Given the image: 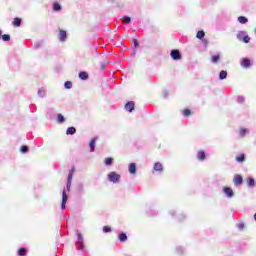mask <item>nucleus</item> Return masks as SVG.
<instances>
[{
  "label": "nucleus",
  "mask_w": 256,
  "mask_h": 256,
  "mask_svg": "<svg viewBox=\"0 0 256 256\" xmlns=\"http://www.w3.org/2000/svg\"><path fill=\"white\" fill-rule=\"evenodd\" d=\"M107 179L110 183H120L121 176L117 172L112 171L107 175Z\"/></svg>",
  "instance_id": "nucleus-1"
},
{
  "label": "nucleus",
  "mask_w": 256,
  "mask_h": 256,
  "mask_svg": "<svg viewBox=\"0 0 256 256\" xmlns=\"http://www.w3.org/2000/svg\"><path fill=\"white\" fill-rule=\"evenodd\" d=\"M222 191L226 195V197H228V199H232V197H235V192H233V189L231 187H224Z\"/></svg>",
  "instance_id": "nucleus-2"
},
{
  "label": "nucleus",
  "mask_w": 256,
  "mask_h": 256,
  "mask_svg": "<svg viewBox=\"0 0 256 256\" xmlns=\"http://www.w3.org/2000/svg\"><path fill=\"white\" fill-rule=\"evenodd\" d=\"M233 183H234L235 187H239V186L243 185V176L236 174L233 178Z\"/></svg>",
  "instance_id": "nucleus-3"
},
{
  "label": "nucleus",
  "mask_w": 256,
  "mask_h": 256,
  "mask_svg": "<svg viewBox=\"0 0 256 256\" xmlns=\"http://www.w3.org/2000/svg\"><path fill=\"white\" fill-rule=\"evenodd\" d=\"M170 57H172L174 61H181V52H179V50H172Z\"/></svg>",
  "instance_id": "nucleus-4"
},
{
  "label": "nucleus",
  "mask_w": 256,
  "mask_h": 256,
  "mask_svg": "<svg viewBox=\"0 0 256 256\" xmlns=\"http://www.w3.org/2000/svg\"><path fill=\"white\" fill-rule=\"evenodd\" d=\"M240 65L244 69H249V67H251V60H249V58H242L240 60Z\"/></svg>",
  "instance_id": "nucleus-5"
},
{
  "label": "nucleus",
  "mask_w": 256,
  "mask_h": 256,
  "mask_svg": "<svg viewBox=\"0 0 256 256\" xmlns=\"http://www.w3.org/2000/svg\"><path fill=\"white\" fill-rule=\"evenodd\" d=\"M67 190H63L62 192V203H61V209L65 210L67 205V199H69V197L67 196Z\"/></svg>",
  "instance_id": "nucleus-6"
},
{
  "label": "nucleus",
  "mask_w": 256,
  "mask_h": 256,
  "mask_svg": "<svg viewBox=\"0 0 256 256\" xmlns=\"http://www.w3.org/2000/svg\"><path fill=\"white\" fill-rule=\"evenodd\" d=\"M73 173L74 170H71L70 173L68 174V181L66 185V191H71V181H73Z\"/></svg>",
  "instance_id": "nucleus-7"
},
{
  "label": "nucleus",
  "mask_w": 256,
  "mask_h": 256,
  "mask_svg": "<svg viewBox=\"0 0 256 256\" xmlns=\"http://www.w3.org/2000/svg\"><path fill=\"white\" fill-rule=\"evenodd\" d=\"M58 39L61 43H65V41L67 40V32L65 30H60Z\"/></svg>",
  "instance_id": "nucleus-8"
},
{
  "label": "nucleus",
  "mask_w": 256,
  "mask_h": 256,
  "mask_svg": "<svg viewBox=\"0 0 256 256\" xmlns=\"http://www.w3.org/2000/svg\"><path fill=\"white\" fill-rule=\"evenodd\" d=\"M128 171H129L130 175H136V173H137V164L130 163L129 166H128Z\"/></svg>",
  "instance_id": "nucleus-9"
},
{
  "label": "nucleus",
  "mask_w": 256,
  "mask_h": 256,
  "mask_svg": "<svg viewBox=\"0 0 256 256\" xmlns=\"http://www.w3.org/2000/svg\"><path fill=\"white\" fill-rule=\"evenodd\" d=\"M77 247L79 251H82L83 249V235L81 233H78V239H77Z\"/></svg>",
  "instance_id": "nucleus-10"
},
{
  "label": "nucleus",
  "mask_w": 256,
  "mask_h": 256,
  "mask_svg": "<svg viewBox=\"0 0 256 256\" xmlns=\"http://www.w3.org/2000/svg\"><path fill=\"white\" fill-rule=\"evenodd\" d=\"M135 109V102H128L125 105V110L129 111V113L133 112Z\"/></svg>",
  "instance_id": "nucleus-11"
},
{
  "label": "nucleus",
  "mask_w": 256,
  "mask_h": 256,
  "mask_svg": "<svg viewBox=\"0 0 256 256\" xmlns=\"http://www.w3.org/2000/svg\"><path fill=\"white\" fill-rule=\"evenodd\" d=\"M97 143V138H93L90 143H89V147H90V153H94L95 152V145Z\"/></svg>",
  "instance_id": "nucleus-12"
},
{
  "label": "nucleus",
  "mask_w": 256,
  "mask_h": 256,
  "mask_svg": "<svg viewBox=\"0 0 256 256\" xmlns=\"http://www.w3.org/2000/svg\"><path fill=\"white\" fill-rule=\"evenodd\" d=\"M238 22L241 25H245V24L249 23V19L245 16H240V17H238Z\"/></svg>",
  "instance_id": "nucleus-13"
},
{
  "label": "nucleus",
  "mask_w": 256,
  "mask_h": 256,
  "mask_svg": "<svg viewBox=\"0 0 256 256\" xmlns=\"http://www.w3.org/2000/svg\"><path fill=\"white\" fill-rule=\"evenodd\" d=\"M79 79H82V81H87V79H89V74H87V72H80Z\"/></svg>",
  "instance_id": "nucleus-14"
},
{
  "label": "nucleus",
  "mask_w": 256,
  "mask_h": 256,
  "mask_svg": "<svg viewBox=\"0 0 256 256\" xmlns=\"http://www.w3.org/2000/svg\"><path fill=\"white\" fill-rule=\"evenodd\" d=\"M47 96V91L45 90V88H40L38 89V97H46Z\"/></svg>",
  "instance_id": "nucleus-15"
},
{
  "label": "nucleus",
  "mask_w": 256,
  "mask_h": 256,
  "mask_svg": "<svg viewBox=\"0 0 256 256\" xmlns=\"http://www.w3.org/2000/svg\"><path fill=\"white\" fill-rule=\"evenodd\" d=\"M75 133H77V129H75V127H69L66 130V135H75Z\"/></svg>",
  "instance_id": "nucleus-16"
},
{
  "label": "nucleus",
  "mask_w": 256,
  "mask_h": 256,
  "mask_svg": "<svg viewBox=\"0 0 256 256\" xmlns=\"http://www.w3.org/2000/svg\"><path fill=\"white\" fill-rule=\"evenodd\" d=\"M197 159H199V161H205V159H206L205 152L199 151L197 154Z\"/></svg>",
  "instance_id": "nucleus-17"
},
{
  "label": "nucleus",
  "mask_w": 256,
  "mask_h": 256,
  "mask_svg": "<svg viewBox=\"0 0 256 256\" xmlns=\"http://www.w3.org/2000/svg\"><path fill=\"white\" fill-rule=\"evenodd\" d=\"M154 171H160L162 172L163 171V164L159 163V162H156L154 164Z\"/></svg>",
  "instance_id": "nucleus-18"
},
{
  "label": "nucleus",
  "mask_w": 256,
  "mask_h": 256,
  "mask_svg": "<svg viewBox=\"0 0 256 256\" xmlns=\"http://www.w3.org/2000/svg\"><path fill=\"white\" fill-rule=\"evenodd\" d=\"M221 59V56L220 55H213L211 57V62L214 63V64H217L219 63V60Z\"/></svg>",
  "instance_id": "nucleus-19"
},
{
  "label": "nucleus",
  "mask_w": 256,
  "mask_h": 256,
  "mask_svg": "<svg viewBox=\"0 0 256 256\" xmlns=\"http://www.w3.org/2000/svg\"><path fill=\"white\" fill-rule=\"evenodd\" d=\"M219 79H220L221 81H223V79H227V71L222 70V71L219 73Z\"/></svg>",
  "instance_id": "nucleus-20"
},
{
  "label": "nucleus",
  "mask_w": 256,
  "mask_h": 256,
  "mask_svg": "<svg viewBox=\"0 0 256 256\" xmlns=\"http://www.w3.org/2000/svg\"><path fill=\"white\" fill-rule=\"evenodd\" d=\"M247 185L248 187H254L255 186V179L254 178H248L247 179Z\"/></svg>",
  "instance_id": "nucleus-21"
},
{
  "label": "nucleus",
  "mask_w": 256,
  "mask_h": 256,
  "mask_svg": "<svg viewBox=\"0 0 256 256\" xmlns=\"http://www.w3.org/2000/svg\"><path fill=\"white\" fill-rule=\"evenodd\" d=\"M119 241H121V243H125V241H127V234L125 233L119 234Z\"/></svg>",
  "instance_id": "nucleus-22"
},
{
  "label": "nucleus",
  "mask_w": 256,
  "mask_h": 256,
  "mask_svg": "<svg viewBox=\"0 0 256 256\" xmlns=\"http://www.w3.org/2000/svg\"><path fill=\"white\" fill-rule=\"evenodd\" d=\"M248 133H249V130L247 128L240 129V137H245Z\"/></svg>",
  "instance_id": "nucleus-23"
},
{
  "label": "nucleus",
  "mask_w": 256,
  "mask_h": 256,
  "mask_svg": "<svg viewBox=\"0 0 256 256\" xmlns=\"http://www.w3.org/2000/svg\"><path fill=\"white\" fill-rule=\"evenodd\" d=\"M13 25H14V27H21V19L14 18Z\"/></svg>",
  "instance_id": "nucleus-24"
},
{
  "label": "nucleus",
  "mask_w": 256,
  "mask_h": 256,
  "mask_svg": "<svg viewBox=\"0 0 256 256\" xmlns=\"http://www.w3.org/2000/svg\"><path fill=\"white\" fill-rule=\"evenodd\" d=\"M243 37H245V31H239V32L237 33V39H238L239 41H243Z\"/></svg>",
  "instance_id": "nucleus-25"
},
{
  "label": "nucleus",
  "mask_w": 256,
  "mask_h": 256,
  "mask_svg": "<svg viewBox=\"0 0 256 256\" xmlns=\"http://www.w3.org/2000/svg\"><path fill=\"white\" fill-rule=\"evenodd\" d=\"M104 163L105 165L110 167L111 165H113V158H105Z\"/></svg>",
  "instance_id": "nucleus-26"
},
{
  "label": "nucleus",
  "mask_w": 256,
  "mask_h": 256,
  "mask_svg": "<svg viewBox=\"0 0 256 256\" xmlns=\"http://www.w3.org/2000/svg\"><path fill=\"white\" fill-rule=\"evenodd\" d=\"M197 39H203L205 37V32L203 30H200L196 34Z\"/></svg>",
  "instance_id": "nucleus-27"
},
{
  "label": "nucleus",
  "mask_w": 256,
  "mask_h": 256,
  "mask_svg": "<svg viewBox=\"0 0 256 256\" xmlns=\"http://www.w3.org/2000/svg\"><path fill=\"white\" fill-rule=\"evenodd\" d=\"M57 122H58V123H65V117L62 116V114H58V116H57Z\"/></svg>",
  "instance_id": "nucleus-28"
},
{
  "label": "nucleus",
  "mask_w": 256,
  "mask_h": 256,
  "mask_svg": "<svg viewBox=\"0 0 256 256\" xmlns=\"http://www.w3.org/2000/svg\"><path fill=\"white\" fill-rule=\"evenodd\" d=\"M184 117H190L191 116V110L185 109L182 111Z\"/></svg>",
  "instance_id": "nucleus-29"
},
{
  "label": "nucleus",
  "mask_w": 256,
  "mask_h": 256,
  "mask_svg": "<svg viewBox=\"0 0 256 256\" xmlns=\"http://www.w3.org/2000/svg\"><path fill=\"white\" fill-rule=\"evenodd\" d=\"M26 253H27V249H25V248H21L18 250V255H20V256H25Z\"/></svg>",
  "instance_id": "nucleus-30"
},
{
  "label": "nucleus",
  "mask_w": 256,
  "mask_h": 256,
  "mask_svg": "<svg viewBox=\"0 0 256 256\" xmlns=\"http://www.w3.org/2000/svg\"><path fill=\"white\" fill-rule=\"evenodd\" d=\"M236 161H238V163H243V161H245V155L242 154V155L238 156L236 158Z\"/></svg>",
  "instance_id": "nucleus-31"
},
{
  "label": "nucleus",
  "mask_w": 256,
  "mask_h": 256,
  "mask_svg": "<svg viewBox=\"0 0 256 256\" xmlns=\"http://www.w3.org/2000/svg\"><path fill=\"white\" fill-rule=\"evenodd\" d=\"M53 9H54V11H61V4L55 3V4L53 5Z\"/></svg>",
  "instance_id": "nucleus-32"
},
{
  "label": "nucleus",
  "mask_w": 256,
  "mask_h": 256,
  "mask_svg": "<svg viewBox=\"0 0 256 256\" xmlns=\"http://www.w3.org/2000/svg\"><path fill=\"white\" fill-rule=\"evenodd\" d=\"M2 40L3 41H11V36L9 34H4V35H2Z\"/></svg>",
  "instance_id": "nucleus-33"
},
{
  "label": "nucleus",
  "mask_w": 256,
  "mask_h": 256,
  "mask_svg": "<svg viewBox=\"0 0 256 256\" xmlns=\"http://www.w3.org/2000/svg\"><path fill=\"white\" fill-rule=\"evenodd\" d=\"M64 87L65 89H71V87H73V83H71L70 81H67L64 83Z\"/></svg>",
  "instance_id": "nucleus-34"
},
{
  "label": "nucleus",
  "mask_w": 256,
  "mask_h": 256,
  "mask_svg": "<svg viewBox=\"0 0 256 256\" xmlns=\"http://www.w3.org/2000/svg\"><path fill=\"white\" fill-rule=\"evenodd\" d=\"M122 21H123V23H131V17H129V16H124V17L122 18Z\"/></svg>",
  "instance_id": "nucleus-35"
},
{
  "label": "nucleus",
  "mask_w": 256,
  "mask_h": 256,
  "mask_svg": "<svg viewBox=\"0 0 256 256\" xmlns=\"http://www.w3.org/2000/svg\"><path fill=\"white\" fill-rule=\"evenodd\" d=\"M242 41L245 43H249V41H251V38L249 37V35H244Z\"/></svg>",
  "instance_id": "nucleus-36"
},
{
  "label": "nucleus",
  "mask_w": 256,
  "mask_h": 256,
  "mask_svg": "<svg viewBox=\"0 0 256 256\" xmlns=\"http://www.w3.org/2000/svg\"><path fill=\"white\" fill-rule=\"evenodd\" d=\"M103 231H104V233H111V227L110 226H104Z\"/></svg>",
  "instance_id": "nucleus-37"
},
{
  "label": "nucleus",
  "mask_w": 256,
  "mask_h": 256,
  "mask_svg": "<svg viewBox=\"0 0 256 256\" xmlns=\"http://www.w3.org/2000/svg\"><path fill=\"white\" fill-rule=\"evenodd\" d=\"M237 102H238V103H245V97H243V96H238Z\"/></svg>",
  "instance_id": "nucleus-38"
},
{
  "label": "nucleus",
  "mask_w": 256,
  "mask_h": 256,
  "mask_svg": "<svg viewBox=\"0 0 256 256\" xmlns=\"http://www.w3.org/2000/svg\"><path fill=\"white\" fill-rule=\"evenodd\" d=\"M20 151H21V153H27V151H29V148L27 146H22L20 148Z\"/></svg>",
  "instance_id": "nucleus-39"
},
{
  "label": "nucleus",
  "mask_w": 256,
  "mask_h": 256,
  "mask_svg": "<svg viewBox=\"0 0 256 256\" xmlns=\"http://www.w3.org/2000/svg\"><path fill=\"white\" fill-rule=\"evenodd\" d=\"M238 229H240V231H243V229H245V224H238Z\"/></svg>",
  "instance_id": "nucleus-40"
},
{
  "label": "nucleus",
  "mask_w": 256,
  "mask_h": 256,
  "mask_svg": "<svg viewBox=\"0 0 256 256\" xmlns=\"http://www.w3.org/2000/svg\"><path fill=\"white\" fill-rule=\"evenodd\" d=\"M135 47H137L139 44L137 43V41L134 42Z\"/></svg>",
  "instance_id": "nucleus-41"
},
{
  "label": "nucleus",
  "mask_w": 256,
  "mask_h": 256,
  "mask_svg": "<svg viewBox=\"0 0 256 256\" xmlns=\"http://www.w3.org/2000/svg\"><path fill=\"white\" fill-rule=\"evenodd\" d=\"M254 219H255V221H256V213L254 214Z\"/></svg>",
  "instance_id": "nucleus-42"
},
{
  "label": "nucleus",
  "mask_w": 256,
  "mask_h": 256,
  "mask_svg": "<svg viewBox=\"0 0 256 256\" xmlns=\"http://www.w3.org/2000/svg\"><path fill=\"white\" fill-rule=\"evenodd\" d=\"M181 217L184 219L185 218V216L184 215H181Z\"/></svg>",
  "instance_id": "nucleus-43"
},
{
  "label": "nucleus",
  "mask_w": 256,
  "mask_h": 256,
  "mask_svg": "<svg viewBox=\"0 0 256 256\" xmlns=\"http://www.w3.org/2000/svg\"><path fill=\"white\" fill-rule=\"evenodd\" d=\"M1 33H2V32H1V30H0V37H1Z\"/></svg>",
  "instance_id": "nucleus-44"
}]
</instances>
